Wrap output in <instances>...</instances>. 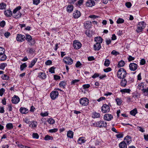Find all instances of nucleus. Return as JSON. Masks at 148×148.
I'll return each instance as SVG.
<instances>
[{
  "label": "nucleus",
  "mask_w": 148,
  "mask_h": 148,
  "mask_svg": "<svg viewBox=\"0 0 148 148\" xmlns=\"http://www.w3.org/2000/svg\"><path fill=\"white\" fill-rule=\"evenodd\" d=\"M104 119L107 121H110L113 118V116L110 114H106L103 117Z\"/></svg>",
  "instance_id": "obj_14"
},
{
  "label": "nucleus",
  "mask_w": 148,
  "mask_h": 148,
  "mask_svg": "<svg viewBox=\"0 0 148 148\" xmlns=\"http://www.w3.org/2000/svg\"><path fill=\"white\" fill-rule=\"evenodd\" d=\"M38 77L40 78L44 79L46 78V75L45 73L40 72L38 73Z\"/></svg>",
  "instance_id": "obj_26"
},
{
  "label": "nucleus",
  "mask_w": 148,
  "mask_h": 148,
  "mask_svg": "<svg viewBox=\"0 0 148 148\" xmlns=\"http://www.w3.org/2000/svg\"><path fill=\"white\" fill-rule=\"evenodd\" d=\"M47 121L50 124H53L55 123V121L52 118L48 119Z\"/></svg>",
  "instance_id": "obj_39"
},
{
  "label": "nucleus",
  "mask_w": 148,
  "mask_h": 148,
  "mask_svg": "<svg viewBox=\"0 0 148 148\" xmlns=\"http://www.w3.org/2000/svg\"><path fill=\"white\" fill-rule=\"evenodd\" d=\"M131 138L130 136L127 135L125 137L124 141L127 143V144H129L131 141Z\"/></svg>",
  "instance_id": "obj_25"
},
{
  "label": "nucleus",
  "mask_w": 148,
  "mask_h": 148,
  "mask_svg": "<svg viewBox=\"0 0 148 148\" xmlns=\"http://www.w3.org/2000/svg\"><path fill=\"white\" fill-rule=\"evenodd\" d=\"M126 6L128 8H130L132 6V4L130 2H127L125 3Z\"/></svg>",
  "instance_id": "obj_57"
},
{
  "label": "nucleus",
  "mask_w": 148,
  "mask_h": 148,
  "mask_svg": "<svg viewBox=\"0 0 148 148\" xmlns=\"http://www.w3.org/2000/svg\"><path fill=\"white\" fill-rule=\"evenodd\" d=\"M80 81L79 79H74L71 82V84L72 85H74L76 83H78Z\"/></svg>",
  "instance_id": "obj_46"
},
{
  "label": "nucleus",
  "mask_w": 148,
  "mask_h": 148,
  "mask_svg": "<svg viewBox=\"0 0 148 148\" xmlns=\"http://www.w3.org/2000/svg\"><path fill=\"white\" fill-rule=\"evenodd\" d=\"M6 7V4L4 3H0V10L5 9Z\"/></svg>",
  "instance_id": "obj_41"
},
{
  "label": "nucleus",
  "mask_w": 148,
  "mask_h": 148,
  "mask_svg": "<svg viewBox=\"0 0 148 148\" xmlns=\"http://www.w3.org/2000/svg\"><path fill=\"white\" fill-rule=\"evenodd\" d=\"M73 17L75 18H79L81 16L80 12L78 10H76L73 14Z\"/></svg>",
  "instance_id": "obj_16"
},
{
  "label": "nucleus",
  "mask_w": 148,
  "mask_h": 148,
  "mask_svg": "<svg viewBox=\"0 0 148 148\" xmlns=\"http://www.w3.org/2000/svg\"><path fill=\"white\" fill-rule=\"evenodd\" d=\"M5 24V22L4 21H2L0 23V26L2 27H3Z\"/></svg>",
  "instance_id": "obj_63"
},
{
  "label": "nucleus",
  "mask_w": 148,
  "mask_h": 148,
  "mask_svg": "<svg viewBox=\"0 0 148 148\" xmlns=\"http://www.w3.org/2000/svg\"><path fill=\"white\" fill-rule=\"evenodd\" d=\"M32 137L34 138L38 139L39 137V136L38 134L36 133H34L32 135Z\"/></svg>",
  "instance_id": "obj_50"
},
{
  "label": "nucleus",
  "mask_w": 148,
  "mask_h": 148,
  "mask_svg": "<svg viewBox=\"0 0 148 148\" xmlns=\"http://www.w3.org/2000/svg\"><path fill=\"white\" fill-rule=\"evenodd\" d=\"M63 62L66 64L71 65L73 64V60L70 57H65L63 60Z\"/></svg>",
  "instance_id": "obj_4"
},
{
  "label": "nucleus",
  "mask_w": 148,
  "mask_h": 148,
  "mask_svg": "<svg viewBox=\"0 0 148 148\" xmlns=\"http://www.w3.org/2000/svg\"><path fill=\"white\" fill-rule=\"evenodd\" d=\"M112 70L111 68L110 67H108L107 68L104 69H103V71L106 73L108 72L111 71Z\"/></svg>",
  "instance_id": "obj_58"
},
{
  "label": "nucleus",
  "mask_w": 148,
  "mask_h": 148,
  "mask_svg": "<svg viewBox=\"0 0 148 148\" xmlns=\"http://www.w3.org/2000/svg\"><path fill=\"white\" fill-rule=\"evenodd\" d=\"M125 78L127 80L128 84H131L134 81L133 78H132L128 74H127Z\"/></svg>",
  "instance_id": "obj_13"
},
{
  "label": "nucleus",
  "mask_w": 148,
  "mask_h": 148,
  "mask_svg": "<svg viewBox=\"0 0 148 148\" xmlns=\"http://www.w3.org/2000/svg\"><path fill=\"white\" fill-rule=\"evenodd\" d=\"M137 129L142 132H145L144 128L140 126L137 127Z\"/></svg>",
  "instance_id": "obj_53"
},
{
  "label": "nucleus",
  "mask_w": 148,
  "mask_h": 148,
  "mask_svg": "<svg viewBox=\"0 0 148 148\" xmlns=\"http://www.w3.org/2000/svg\"><path fill=\"white\" fill-rule=\"evenodd\" d=\"M21 14L18 12L17 14L15 13L14 14H13L12 15L13 17L15 18H18L21 17Z\"/></svg>",
  "instance_id": "obj_35"
},
{
  "label": "nucleus",
  "mask_w": 148,
  "mask_h": 148,
  "mask_svg": "<svg viewBox=\"0 0 148 148\" xmlns=\"http://www.w3.org/2000/svg\"><path fill=\"white\" fill-rule=\"evenodd\" d=\"M91 23L90 21H88L85 22L84 25L86 29H88L91 26Z\"/></svg>",
  "instance_id": "obj_27"
},
{
  "label": "nucleus",
  "mask_w": 148,
  "mask_h": 148,
  "mask_svg": "<svg viewBox=\"0 0 148 148\" xmlns=\"http://www.w3.org/2000/svg\"><path fill=\"white\" fill-rule=\"evenodd\" d=\"M73 9V5H69L66 8V11L68 12H71Z\"/></svg>",
  "instance_id": "obj_30"
},
{
  "label": "nucleus",
  "mask_w": 148,
  "mask_h": 148,
  "mask_svg": "<svg viewBox=\"0 0 148 148\" xmlns=\"http://www.w3.org/2000/svg\"><path fill=\"white\" fill-rule=\"evenodd\" d=\"M116 136L117 138H123V134L121 133L119 134H116Z\"/></svg>",
  "instance_id": "obj_62"
},
{
  "label": "nucleus",
  "mask_w": 148,
  "mask_h": 148,
  "mask_svg": "<svg viewBox=\"0 0 148 148\" xmlns=\"http://www.w3.org/2000/svg\"><path fill=\"white\" fill-rule=\"evenodd\" d=\"M94 40L96 43H100V44H101L102 43L103 40L101 37H97L95 38Z\"/></svg>",
  "instance_id": "obj_20"
},
{
  "label": "nucleus",
  "mask_w": 148,
  "mask_h": 148,
  "mask_svg": "<svg viewBox=\"0 0 148 148\" xmlns=\"http://www.w3.org/2000/svg\"><path fill=\"white\" fill-rule=\"evenodd\" d=\"M26 39L27 41L29 42H31V45L35 43V42L34 40L32 39L31 36L30 35L26 34Z\"/></svg>",
  "instance_id": "obj_12"
},
{
  "label": "nucleus",
  "mask_w": 148,
  "mask_h": 148,
  "mask_svg": "<svg viewBox=\"0 0 148 148\" xmlns=\"http://www.w3.org/2000/svg\"><path fill=\"white\" fill-rule=\"evenodd\" d=\"M127 74L125 70L123 68H121L118 71L117 76L120 79H124L126 77Z\"/></svg>",
  "instance_id": "obj_1"
},
{
  "label": "nucleus",
  "mask_w": 148,
  "mask_h": 148,
  "mask_svg": "<svg viewBox=\"0 0 148 148\" xmlns=\"http://www.w3.org/2000/svg\"><path fill=\"white\" fill-rule=\"evenodd\" d=\"M82 65V64L80 63L79 61H77L76 62L75 64V66L77 68L79 67L80 66Z\"/></svg>",
  "instance_id": "obj_64"
},
{
  "label": "nucleus",
  "mask_w": 148,
  "mask_h": 148,
  "mask_svg": "<svg viewBox=\"0 0 148 148\" xmlns=\"http://www.w3.org/2000/svg\"><path fill=\"white\" fill-rule=\"evenodd\" d=\"M12 12L10 10H7L4 11V14L8 17H10L12 15Z\"/></svg>",
  "instance_id": "obj_19"
},
{
  "label": "nucleus",
  "mask_w": 148,
  "mask_h": 148,
  "mask_svg": "<svg viewBox=\"0 0 148 148\" xmlns=\"http://www.w3.org/2000/svg\"><path fill=\"white\" fill-rule=\"evenodd\" d=\"M82 44L79 42H77L76 40H75L73 42V47L76 49H79L81 47Z\"/></svg>",
  "instance_id": "obj_11"
},
{
  "label": "nucleus",
  "mask_w": 148,
  "mask_h": 148,
  "mask_svg": "<svg viewBox=\"0 0 148 148\" xmlns=\"http://www.w3.org/2000/svg\"><path fill=\"white\" fill-rule=\"evenodd\" d=\"M101 48V44L96 43L93 46V48L95 51H98Z\"/></svg>",
  "instance_id": "obj_17"
},
{
  "label": "nucleus",
  "mask_w": 148,
  "mask_h": 148,
  "mask_svg": "<svg viewBox=\"0 0 148 148\" xmlns=\"http://www.w3.org/2000/svg\"><path fill=\"white\" fill-rule=\"evenodd\" d=\"M115 100L117 105H121V104L122 101L121 99L117 98L115 99Z\"/></svg>",
  "instance_id": "obj_40"
},
{
  "label": "nucleus",
  "mask_w": 148,
  "mask_h": 148,
  "mask_svg": "<svg viewBox=\"0 0 148 148\" xmlns=\"http://www.w3.org/2000/svg\"><path fill=\"white\" fill-rule=\"evenodd\" d=\"M95 3L93 0H88L86 4V6L88 7H92L95 5Z\"/></svg>",
  "instance_id": "obj_15"
},
{
  "label": "nucleus",
  "mask_w": 148,
  "mask_h": 148,
  "mask_svg": "<svg viewBox=\"0 0 148 148\" xmlns=\"http://www.w3.org/2000/svg\"><path fill=\"white\" fill-rule=\"evenodd\" d=\"M138 113L137 110L136 108H135L132 110L130 112V114L133 116H135L136 114Z\"/></svg>",
  "instance_id": "obj_34"
},
{
  "label": "nucleus",
  "mask_w": 148,
  "mask_h": 148,
  "mask_svg": "<svg viewBox=\"0 0 148 148\" xmlns=\"http://www.w3.org/2000/svg\"><path fill=\"white\" fill-rule=\"evenodd\" d=\"M59 95L58 92L57 91H52L50 94V97L52 100H55L58 97Z\"/></svg>",
  "instance_id": "obj_7"
},
{
  "label": "nucleus",
  "mask_w": 148,
  "mask_h": 148,
  "mask_svg": "<svg viewBox=\"0 0 148 148\" xmlns=\"http://www.w3.org/2000/svg\"><path fill=\"white\" fill-rule=\"evenodd\" d=\"M6 127L8 130H11L13 127V124L11 123H8L6 125Z\"/></svg>",
  "instance_id": "obj_36"
},
{
  "label": "nucleus",
  "mask_w": 148,
  "mask_h": 148,
  "mask_svg": "<svg viewBox=\"0 0 148 148\" xmlns=\"http://www.w3.org/2000/svg\"><path fill=\"white\" fill-rule=\"evenodd\" d=\"M100 114L96 112H94L92 114V117L93 118L95 119L96 118H100Z\"/></svg>",
  "instance_id": "obj_29"
},
{
  "label": "nucleus",
  "mask_w": 148,
  "mask_h": 148,
  "mask_svg": "<svg viewBox=\"0 0 148 148\" xmlns=\"http://www.w3.org/2000/svg\"><path fill=\"white\" fill-rule=\"evenodd\" d=\"M144 93V95L145 96H147L148 95V88H143L142 90Z\"/></svg>",
  "instance_id": "obj_38"
},
{
  "label": "nucleus",
  "mask_w": 148,
  "mask_h": 148,
  "mask_svg": "<svg viewBox=\"0 0 148 148\" xmlns=\"http://www.w3.org/2000/svg\"><path fill=\"white\" fill-rule=\"evenodd\" d=\"M90 86V85L89 84H84L82 86V87L84 89L88 88H89Z\"/></svg>",
  "instance_id": "obj_55"
},
{
  "label": "nucleus",
  "mask_w": 148,
  "mask_h": 148,
  "mask_svg": "<svg viewBox=\"0 0 148 148\" xmlns=\"http://www.w3.org/2000/svg\"><path fill=\"white\" fill-rule=\"evenodd\" d=\"M20 101V99L18 96L14 95L12 97L11 101L12 103L15 104H17Z\"/></svg>",
  "instance_id": "obj_10"
},
{
  "label": "nucleus",
  "mask_w": 148,
  "mask_h": 148,
  "mask_svg": "<svg viewBox=\"0 0 148 148\" xmlns=\"http://www.w3.org/2000/svg\"><path fill=\"white\" fill-rule=\"evenodd\" d=\"M52 63V62L51 60H47L46 62H45V64L46 65H50Z\"/></svg>",
  "instance_id": "obj_60"
},
{
  "label": "nucleus",
  "mask_w": 148,
  "mask_h": 148,
  "mask_svg": "<svg viewBox=\"0 0 148 148\" xmlns=\"http://www.w3.org/2000/svg\"><path fill=\"white\" fill-rule=\"evenodd\" d=\"M145 60L144 59H141L140 62V65H143L145 63Z\"/></svg>",
  "instance_id": "obj_61"
},
{
  "label": "nucleus",
  "mask_w": 148,
  "mask_h": 148,
  "mask_svg": "<svg viewBox=\"0 0 148 148\" xmlns=\"http://www.w3.org/2000/svg\"><path fill=\"white\" fill-rule=\"evenodd\" d=\"M120 148H127V144L124 141L121 142L119 144Z\"/></svg>",
  "instance_id": "obj_24"
},
{
  "label": "nucleus",
  "mask_w": 148,
  "mask_h": 148,
  "mask_svg": "<svg viewBox=\"0 0 148 148\" xmlns=\"http://www.w3.org/2000/svg\"><path fill=\"white\" fill-rule=\"evenodd\" d=\"M27 66L25 63H24L20 66V69L21 71H23L24 69Z\"/></svg>",
  "instance_id": "obj_45"
},
{
  "label": "nucleus",
  "mask_w": 148,
  "mask_h": 148,
  "mask_svg": "<svg viewBox=\"0 0 148 148\" xmlns=\"http://www.w3.org/2000/svg\"><path fill=\"white\" fill-rule=\"evenodd\" d=\"M110 110V108L109 106L107 104H104L101 107V110L103 113L108 112Z\"/></svg>",
  "instance_id": "obj_6"
},
{
  "label": "nucleus",
  "mask_w": 148,
  "mask_h": 148,
  "mask_svg": "<svg viewBox=\"0 0 148 148\" xmlns=\"http://www.w3.org/2000/svg\"><path fill=\"white\" fill-rule=\"evenodd\" d=\"M127 59L129 62H130L134 60L135 59V58L132 57L131 56H129Z\"/></svg>",
  "instance_id": "obj_51"
},
{
  "label": "nucleus",
  "mask_w": 148,
  "mask_h": 148,
  "mask_svg": "<svg viewBox=\"0 0 148 148\" xmlns=\"http://www.w3.org/2000/svg\"><path fill=\"white\" fill-rule=\"evenodd\" d=\"M67 136L71 138H73V132L71 130L69 131L67 134Z\"/></svg>",
  "instance_id": "obj_31"
},
{
  "label": "nucleus",
  "mask_w": 148,
  "mask_h": 148,
  "mask_svg": "<svg viewBox=\"0 0 148 148\" xmlns=\"http://www.w3.org/2000/svg\"><path fill=\"white\" fill-rule=\"evenodd\" d=\"M21 9V7L18 6L16 8L14 9L13 12V14H14L16 13L18 10H20Z\"/></svg>",
  "instance_id": "obj_44"
},
{
  "label": "nucleus",
  "mask_w": 148,
  "mask_h": 148,
  "mask_svg": "<svg viewBox=\"0 0 148 148\" xmlns=\"http://www.w3.org/2000/svg\"><path fill=\"white\" fill-rule=\"evenodd\" d=\"M40 2V0H33V3L34 4L38 5Z\"/></svg>",
  "instance_id": "obj_56"
},
{
  "label": "nucleus",
  "mask_w": 148,
  "mask_h": 148,
  "mask_svg": "<svg viewBox=\"0 0 148 148\" xmlns=\"http://www.w3.org/2000/svg\"><path fill=\"white\" fill-rule=\"evenodd\" d=\"M66 82L64 81H63L61 82L60 83L59 85L60 87L64 88L65 86H66Z\"/></svg>",
  "instance_id": "obj_33"
},
{
  "label": "nucleus",
  "mask_w": 148,
  "mask_h": 148,
  "mask_svg": "<svg viewBox=\"0 0 148 148\" xmlns=\"http://www.w3.org/2000/svg\"><path fill=\"white\" fill-rule=\"evenodd\" d=\"M80 104L83 106H86L89 103V100L86 98H83L79 100Z\"/></svg>",
  "instance_id": "obj_5"
},
{
  "label": "nucleus",
  "mask_w": 148,
  "mask_h": 148,
  "mask_svg": "<svg viewBox=\"0 0 148 148\" xmlns=\"http://www.w3.org/2000/svg\"><path fill=\"white\" fill-rule=\"evenodd\" d=\"M95 126L99 127H106L107 126V123L106 122L104 121H100L93 123Z\"/></svg>",
  "instance_id": "obj_3"
},
{
  "label": "nucleus",
  "mask_w": 148,
  "mask_h": 148,
  "mask_svg": "<svg viewBox=\"0 0 148 148\" xmlns=\"http://www.w3.org/2000/svg\"><path fill=\"white\" fill-rule=\"evenodd\" d=\"M37 58H35L31 62V63L29 65V68H32L35 65L37 61Z\"/></svg>",
  "instance_id": "obj_23"
},
{
  "label": "nucleus",
  "mask_w": 148,
  "mask_h": 148,
  "mask_svg": "<svg viewBox=\"0 0 148 148\" xmlns=\"http://www.w3.org/2000/svg\"><path fill=\"white\" fill-rule=\"evenodd\" d=\"M131 91V90L130 89H124L121 90H120V92H127V93H129Z\"/></svg>",
  "instance_id": "obj_43"
},
{
  "label": "nucleus",
  "mask_w": 148,
  "mask_h": 148,
  "mask_svg": "<svg viewBox=\"0 0 148 148\" xmlns=\"http://www.w3.org/2000/svg\"><path fill=\"white\" fill-rule=\"evenodd\" d=\"M86 141L85 138L84 137H80L78 140L77 142L78 144H82L84 143Z\"/></svg>",
  "instance_id": "obj_21"
},
{
  "label": "nucleus",
  "mask_w": 148,
  "mask_h": 148,
  "mask_svg": "<svg viewBox=\"0 0 148 148\" xmlns=\"http://www.w3.org/2000/svg\"><path fill=\"white\" fill-rule=\"evenodd\" d=\"M125 64V63L124 61L123 60H121L118 62L117 67L118 68L123 67L124 66Z\"/></svg>",
  "instance_id": "obj_32"
},
{
  "label": "nucleus",
  "mask_w": 148,
  "mask_h": 148,
  "mask_svg": "<svg viewBox=\"0 0 148 148\" xmlns=\"http://www.w3.org/2000/svg\"><path fill=\"white\" fill-rule=\"evenodd\" d=\"M26 39L25 36L24 35L21 34H18L16 38V40L18 41L21 42L24 41Z\"/></svg>",
  "instance_id": "obj_8"
},
{
  "label": "nucleus",
  "mask_w": 148,
  "mask_h": 148,
  "mask_svg": "<svg viewBox=\"0 0 148 148\" xmlns=\"http://www.w3.org/2000/svg\"><path fill=\"white\" fill-rule=\"evenodd\" d=\"M7 65L6 63H3L0 64V69L2 70H4L5 68L7 66Z\"/></svg>",
  "instance_id": "obj_37"
},
{
  "label": "nucleus",
  "mask_w": 148,
  "mask_h": 148,
  "mask_svg": "<svg viewBox=\"0 0 148 148\" xmlns=\"http://www.w3.org/2000/svg\"><path fill=\"white\" fill-rule=\"evenodd\" d=\"M146 24L143 21L139 22L137 25L136 31L138 33L141 32L145 27Z\"/></svg>",
  "instance_id": "obj_2"
},
{
  "label": "nucleus",
  "mask_w": 148,
  "mask_h": 148,
  "mask_svg": "<svg viewBox=\"0 0 148 148\" xmlns=\"http://www.w3.org/2000/svg\"><path fill=\"white\" fill-rule=\"evenodd\" d=\"M138 65L134 63H131L129 65V67L130 70L131 71H135L138 68Z\"/></svg>",
  "instance_id": "obj_9"
},
{
  "label": "nucleus",
  "mask_w": 148,
  "mask_h": 148,
  "mask_svg": "<svg viewBox=\"0 0 148 148\" xmlns=\"http://www.w3.org/2000/svg\"><path fill=\"white\" fill-rule=\"evenodd\" d=\"M28 109L23 107H21L20 109V112L23 114H25L28 112Z\"/></svg>",
  "instance_id": "obj_28"
},
{
  "label": "nucleus",
  "mask_w": 148,
  "mask_h": 148,
  "mask_svg": "<svg viewBox=\"0 0 148 148\" xmlns=\"http://www.w3.org/2000/svg\"><path fill=\"white\" fill-rule=\"evenodd\" d=\"M5 91V89L1 88L0 89V96H2Z\"/></svg>",
  "instance_id": "obj_59"
},
{
  "label": "nucleus",
  "mask_w": 148,
  "mask_h": 148,
  "mask_svg": "<svg viewBox=\"0 0 148 148\" xmlns=\"http://www.w3.org/2000/svg\"><path fill=\"white\" fill-rule=\"evenodd\" d=\"M1 77L3 79L5 80H8L9 78V77L6 74H4L3 75H2Z\"/></svg>",
  "instance_id": "obj_49"
},
{
  "label": "nucleus",
  "mask_w": 148,
  "mask_h": 148,
  "mask_svg": "<svg viewBox=\"0 0 148 148\" xmlns=\"http://www.w3.org/2000/svg\"><path fill=\"white\" fill-rule=\"evenodd\" d=\"M124 22V19H123L122 18H119L117 21L116 23L118 24H120V23H123Z\"/></svg>",
  "instance_id": "obj_47"
},
{
  "label": "nucleus",
  "mask_w": 148,
  "mask_h": 148,
  "mask_svg": "<svg viewBox=\"0 0 148 148\" xmlns=\"http://www.w3.org/2000/svg\"><path fill=\"white\" fill-rule=\"evenodd\" d=\"M110 63V61L108 59H106L104 63L105 66H109Z\"/></svg>",
  "instance_id": "obj_48"
},
{
  "label": "nucleus",
  "mask_w": 148,
  "mask_h": 148,
  "mask_svg": "<svg viewBox=\"0 0 148 148\" xmlns=\"http://www.w3.org/2000/svg\"><path fill=\"white\" fill-rule=\"evenodd\" d=\"M58 131V129L54 128V129L50 130L49 131V132L50 133H55Z\"/></svg>",
  "instance_id": "obj_54"
},
{
  "label": "nucleus",
  "mask_w": 148,
  "mask_h": 148,
  "mask_svg": "<svg viewBox=\"0 0 148 148\" xmlns=\"http://www.w3.org/2000/svg\"><path fill=\"white\" fill-rule=\"evenodd\" d=\"M44 139L45 140H52L53 139V138L48 135H47L44 138Z\"/></svg>",
  "instance_id": "obj_42"
},
{
  "label": "nucleus",
  "mask_w": 148,
  "mask_h": 148,
  "mask_svg": "<svg viewBox=\"0 0 148 148\" xmlns=\"http://www.w3.org/2000/svg\"><path fill=\"white\" fill-rule=\"evenodd\" d=\"M127 83H128L127 80L125 78L122 79L120 82L121 85L123 87H125Z\"/></svg>",
  "instance_id": "obj_18"
},
{
  "label": "nucleus",
  "mask_w": 148,
  "mask_h": 148,
  "mask_svg": "<svg viewBox=\"0 0 148 148\" xmlns=\"http://www.w3.org/2000/svg\"><path fill=\"white\" fill-rule=\"evenodd\" d=\"M49 113L47 112H46L44 113L42 112L40 115L44 117L47 116L48 115Z\"/></svg>",
  "instance_id": "obj_52"
},
{
  "label": "nucleus",
  "mask_w": 148,
  "mask_h": 148,
  "mask_svg": "<svg viewBox=\"0 0 148 148\" xmlns=\"http://www.w3.org/2000/svg\"><path fill=\"white\" fill-rule=\"evenodd\" d=\"M7 58V56L4 53H0V61H4Z\"/></svg>",
  "instance_id": "obj_22"
}]
</instances>
